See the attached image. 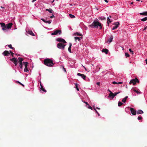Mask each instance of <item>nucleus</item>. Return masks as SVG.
I'll return each instance as SVG.
<instances>
[{
  "label": "nucleus",
  "mask_w": 147,
  "mask_h": 147,
  "mask_svg": "<svg viewBox=\"0 0 147 147\" xmlns=\"http://www.w3.org/2000/svg\"><path fill=\"white\" fill-rule=\"evenodd\" d=\"M44 64L46 66L50 67H53L54 65L53 63V61L49 58H47L44 60Z\"/></svg>",
  "instance_id": "obj_1"
},
{
  "label": "nucleus",
  "mask_w": 147,
  "mask_h": 147,
  "mask_svg": "<svg viewBox=\"0 0 147 147\" xmlns=\"http://www.w3.org/2000/svg\"><path fill=\"white\" fill-rule=\"evenodd\" d=\"M98 26L100 27V29H101L102 28L101 24L98 22V20L94 21L92 24L90 25V26L91 28H93V27H97Z\"/></svg>",
  "instance_id": "obj_2"
},
{
  "label": "nucleus",
  "mask_w": 147,
  "mask_h": 147,
  "mask_svg": "<svg viewBox=\"0 0 147 147\" xmlns=\"http://www.w3.org/2000/svg\"><path fill=\"white\" fill-rule=\"evenodd\" d=\"M64 44L62 42H59L57 45V47L58 48L64 50L66 46V45H64Z\"/></svg>",
  "instance_id": "obj_3"
},
{
  "label": "nucleus",
  "mask_w": 147,
  "mask_h": 147,
  "mask_svg": "<svg viewBox=\"0 0 147 147\" xmlns=\"http://www.w3.org/2000/svg\"><path fill=\"white\" fill-rule=\"evenodd\" d=\"M137 82L139 83V81L138 80L137 78H136L135 79H133L132 80H131L130 81L129 84H132L133 85H134L136 84V83Z\"/></svg>",
  "instance_id": "obj_4"
},
{
  "label": "nucleus",
  "mask_w": 147,
  "mask_h": 147,
  "mask_svg": "<svg viewBox=\"0 0 147 147\" xmlns=\"http://www.w3.org/2000/svg\"><path fill=\"white\" fill-rule=\"evenodd\" d=\"M61 31L60 30H55L53 33H51L52 35H60L61 34Z\"/></svg>",
  "instance_id": "obj_5"
},
{
  "label": "nucleus",
  "mask_w": 147,
  "mask_h": 147,
  "mask_svg": "<svg viewBox=\"0 0 147 147\" xmlns=\"http://www.w3.org/2000/svg\"><path fill=\"white\" fill-rule=\"evenodd\" d=\"M1 25V27L2 28V29L5 32L6 31H7V28H6V25L4 23L1 22L0 23Z\"/></svg>",
  "instance_id": "obj_6"
},
{
  "label": "nucleus",
  "mask_w": 147,
  "mask_h": 147,
  "mask_svg": "<svg viewBox=\"0 0 147 147\" xmlns=\"http://www.w3.org/2000/svg\"><path fill=\"white\" fill-rule=\"evenodd\" d=\"M119 93L120 92H115L114 93H113L112 92H110V93L109 94V97L110 98L111 97H112V98H113L117 94H119Z\"/></svg>",
  "instance_id": "obj_7"
},
{
  "label": "nucleus",
  "mask_w": 147,
  "mask_h": 147,
  "mask_svg": "<svg viewBox=\"0 0 147 147\" xmlns=\"http://www.w3.org/2000/svg\"><path fill=\"white\" fill-rule=\"evenodd\" d=\"M56 40L58 42H61L63 43H67L66 42L64 39L61 38H57L56 39Z\"/></svg>",
  "instance_id": "obj_8"
},
{
  "label": "nucleus",
  "mask_w": 147,
  "mask_h": 147,
  "mask_svg": "<svg viewBox=\"0 0 147 147\" xmlns=\"http://www.w3.org/2000/svg\"><path fill=\"white\" fill-rule=\"evenodd\" d=\"M113 25H115V26L113 27L112 28V30H113L116 29L118 27L119 25V22H115L113 23Z\"/></svg>",
  "instance_id": "obj_9"
},
{
  "label": "nucleus",
  "mask_w": 147,
  "mask_h": 147,
  "mask_svg": "<svg viewBox=\"0 0 147 147\" xmlns=\"http://www.w3.org/2000/svg\"><path fill=\"white\" fill-rule=\"evenodd\" d=\"M23 63H24V65L25 67L24 69V71L25 72H27L28 71V70L27 68V66L28 63L26 62H23Z\"/></svg>",
  "instance_id": "obj_10"
},
{
  "label": "nucleus",
  "mask_w": 147,
  "mask_h": 147,
  "mask_svg": "<svg viewBox=\"0 0 147 147\" xmlns=\"http://www.w3.org/2000/svg\"><path fill=\"white\" fill-rule=\"evenodd\" d=\"M130 109L131 114L134 115H135L137 113L136 111L132 108L130 107Z\"/></svg>",
  "instance_id": "obj_11"
},
{
  "label": "nucleus",
  "mask_w": 147,
  "mask_h": 147,
  "mask_svg": "<svg viewBox=\"0 0 147 147\" xmlns=\"http://www.w3.org/2000/svg\"><path fill=\"white\" fill-rule=\"evenodd\" d=\"M2 54L4 56H8L10 55V53L7 51H5Z\"/></svg>",
  "instance_id": "obj_12"
},
{
  "label": "nucleus",
  "mask_w": 147,
  "mask_h": 147,
  "mask_svg": "<svg viewBox=\"0 0 147 147\" xmlns=\"http://www.w3.org/2000/svg\"><path fill=\"white\" fill-rule=\"evenodd\" d=\"M12 25L13 24L12 23H10L6 24V26L7 30L10 29Z\"/></svg>",
  "instance_id": "obj_13"
},
{
  "label": "nucleus",
  "mask_w": 147,
  "mask_h": 147,
  "mask_svg": "<svg viewBox=\"0 0 147 147\" xmlns=\"http://www.w3.org/2000/svg\"><path fill=\"white\" fill-rule=\"evenodd\" d=\"M77 75L78 76H80L84 80H85L86 76L84 74H82L79 73L77 74Z\"/></svg>",
  "instance_id": "obj_14"
},
{
  "label": "nucleus",
  "mask_w": 147,
  "mask_h": 147,
  "mask_svg": "<svg viewBox=\"0 0 147 147\" xmlns=\"http://www.w3.org/2000/svg\"><path fill=\"white\" fill-rule=\"evenodd\" d=\"M18 60H19V61H18V62L20 64H24L23 63H22V61L24 60L23 59L19 57L18 58Z\"/></svg>",
  "instance_id": "obj_15"
},
{
  "label": "nucleus",
  "mask_w": 147,
  "mask_h": 147,
  "mask_svg": "<svg viewBox=\"0 0 147 147\" xmlns=\"http://www.w3.org/2000/svg\"><path fill=\"white\" fill-rule=\"evenodd\" d=\"M10 60L13 63H14L16 62H18V60H17V58L15 57H13L12 59H10Z\"/></svg>",
  "instance_id": "obj_16"
},
{
  "label": "nucleus",
  "mask_w": 147,
  "mask_h": 147,
  "mask_svg": "<svg viewBox=\"0 0 147 147\" xmlns=\"http://www.w3.org/2000/svg\"><path fill=\"white\" fill-rule=\"evenodd\" d=\"M113 38V36L112 35H111L110 36V38L107 41V42L109 43H110L112 41Z\"/></svg>",
  "instance_id": "obj_17"
},
{
  "label": "nucleus",
  "mask_w": 147,
  "mask_h": 147,
  "mask_svg": "<svg viewBox=\"0 0 147 147\" xmlns=\"http://www.w3.org/2000/svg\"><path fill=\"white\" fill-rule=\"evenodd\" d=\"M40 91L42 90L43 92H47L46 90L43 88V86L42 85H41L40 88Z\"/></svg>",
  "instance_id": "obj_18"
},
{
  "label": "nucleus",
  "mask_w": 147,
  "mask_h": 147,
  "mask_svg": "<svg viewBox=\"0 0 147 147\" xmlns=\"http://www.w3.org/2000/svg\"><path fill=\"white\" fill-rule=\"evenodd\" d=\"M102 51L105 53L106 54H107L109 52V50L106 49H104L102 50Z\"/></svg>",
  "instance_id": "obj_19"
},
{
  "label": "nucleus",
  "mask_w": 147,
  "mask_h": 147,
  "mask_svg": "<svg viewBox=\"0 0 147 147\" xmlns=\"http://www.w3.org/2000/svg\"><path fill=\"white\" fill-rule=\"evenodd\" d=\"M27 33H28V34H30V35H31L32 36H35V34L33 32H32V31H31V30L28 31Z\"/></svg>",
  "instance_id": "obj_20"
},
{
  "label": "nucleus",
  "mask_w": 147,
  "mask_h": 147,
  "mask_svg": "<svg viewBox=\"0 0 147 147\" xmlns=\"http://www.w3.org/2000/svg\"><path fill=\"white\" fill-rule=\"evenodd\" d=\"M143 111L141 110H139L137 112V114H141L143 113Z\"/></svg>",
  "instance_id": "obj_21"
},
{
  "label": "nucleus",
  "mask_w": 147,
  "mask_h": 147,
  "mask_svg": "<svg viewBox=\"0 0 147 147\" xmlns=\"http://www.w3.org/2000/svg\"><path fill=\"white\" fill-rule=\"evenodd\" d=\"M112 83L113 84H123V82H117L115 81H113L112 82Z\"/></svg>",
  "instance_id": "obj_22"
},
{
  "label": "nucleus",
  "mask_w": 147,
  "mask_h": 147,
  "mask_svg": "<svg viewBox=\"0 0 147 147\" xmlns=\"http://www.w3.org/2000/svg\"><path fill=\"white\" fill-rule=\"evenodd\" d=\"M132 90L135 92H136V93H137V94H139L140 93V92H139V91H138V90L135 89L134 88H132Z\"/></svg>",
  "instance_id": "obj_23"
},
{
  "label": "nucleus",
  "mask_w": 147,
  "mask_h": 147,
  "mask_svg": "<svg viewBox=\"0 0 147 147\" xmlns=\"http://www.w3.org/2000/svg\"><path fill=\"white\" fill-rule=\"evenodd\" d=\"M107 22L108 26L109 24V23H110L112 22V21L111 20L109 17L107 18Z\"/></svg>",
  "instance_id": "obj_24"
},
{
  "label": "nucleus",
  "mask_w": 147,
  "mask_h": 147,
  "mask_svg": "<svg viewBox=\"0 0 147 147\" xmlns=\"http://www.w3.org/2000/svg\"><path fill=\"white\" fill-rule=\"evenodd\" d=\"M140 14L141 15H147V11H146L144 12L140 13Z\"/></svg>",
  "instance_id": "obj_25"
},
{
  "label": "nucleus",
  "mask_w": 147,
  "mask_h": 147,
  "mask_svg": "<svg viewBox=\"0 0 147 147\" xmlns=\"http://www.w3.org/2000/svg\"><path fill=\"white\" fill-rule=\"evenodd\" d=\"M128 97L127 96H126L122 100V102H126V100L127 98H128Z\"/></svg>",
  "instance_id": "obj_26"
},
{
  "label": "nucleus",
  "mask_w": 147,
  "mask_h": 147,
  "mask_svg": "<svg viewBox=\"0 0 147 147\" xmlns=\"http://www.w3.org/2000/svg\"><path fill=\"white\" fill-rule=\"evenodd\" d=\"M46 11H49L50 13H53V10L51 9H46Z\"/></svg>",
  "instance_id": "obj_27"
},
{
  "label": "nucleus",
  "mask_w": 147,
  "mask_h": 147,
  "mask_svg": "<svg viewBox=\"0 0 147 147\" xmlns=\"http://www.w3.org/2000/svg\"><path fill=\"white\" fill-rule=\"evenodd\" d=\"M82 38V37L80 38L79 37H74V39L76 41V40H78V41H80V39Z\"/></svg>",
  "instance_id": "obj_28"
},
{
  "label": "nucleus",
  "mask_w": 147,
  "mask_h": 147,
  "mask_svg": "<svg viewBox=\"0 0 147 147\" xmlns=\"http://www.w3.org/2000/svg\"><path fill=\"white\" fill-rule=\"evenodd\" d=\"M141 20L143 22H144L147 20V17H145L143 18Z\"/></svg>",
  "instance_id": "obj_29"
},
{
  "label": "nucleus",
  "mask_w": 147,
  "mask_h": 147,
  "mask_svg": "<svg viewBox=\"0 0 147 147\" xmlns=\"http://www.w3.org/2000/svg\"><path fill=\"white\" fill-rule=\"evenodd\" d=\"M51 20H49L48 21H45V23H48L49 24H50L51 22Z\"/></svg>",
  "instance_id": "obj_30"
},
{
  "label": "nucleus",
  "mask_w": 147,
  "mask_h": 147,
  "mask_svg": "<svg viewBox=\"0 0 147 147\" xmlns=\"http://www.w3.org/2000/svg\"><path fill=\"white\" fill-rule=\"evenodd\" d=\"M74 34V35H77V36H82V34H80L78 32H76V33H75Z\"/></svg>",
  "instance_id": "obj_31"
},
{
  "label": "nucleus",
  "mask_w": 147,
  "mask_h": 147,
  "mask_svg": "<svg viewBox=\"0 0 147 147\" xmlns=\"http://www.w3.org/2000/svg\"><path fill=\"white\" fill-rule=\"evenodd\" d=\"M7 45L8 46V47L9 48H11V49H14V48L13 47H12V45Z\"/></svg>",
  "instance_id": "obj_32"
},
{
  "label": "nucleus",
  "mask_w": 147,
  "mask_h": 147,
  "mask_svg": "<svg viewBox=\"0 0 147 147\" xmlns=\"http://www.w3.org/2000/svg\"><path fill=\"white\" fill-rule=\"evenodd\" d=\"M69 16L71 18H75V16L74 15H72L71 14H69Z\"/></svg>",
  "instance_id": "obj_33"
},
{
  "label": "nucleus",
  "mask_w": 147,
  "mask_h": 147,
  "mask_svg": "<svg viewBox=\"0 0 147 147\" xmlns=\"http://www.w3.org/2000/svg\"><path fill=\"white\" fill-rule=\"evenodd\" d=\"M75 84L76 86V89L78 91H79V89L78 88V84L77 83H75Z\"/></svg>",
  "instance_id": "obj_34"
},
{
  "label": "nucleus",
  "mask_w": 147,
  "mask_h": 147,
  "mask_svg": "<svg viewBox=\"0 0 147 147\" xmlns=\"http://www.w3.org/2000/svg\"><path fill=\"white\" fill-rule=\"evenodd\" d=\"M123 104L121 102L119 101L118 102V105L119 106H121Z\"/></svg>",
  "instance_id": "obj_35"
},
{
  "label": "nucleus",
  "mask_w": 147,
  "mask_h": 147,
  "mask_svg": "<svg viewBox=\"0 0 147 147\" xmlns=\"http://www.w3.org/2000/svg\"><path fill=\"white\" fill-rule=\"evenodd\" d=\"M125 55L126 57H129V55L127 53H125Z\"/></svg>",
  "instance_id": "obj_36"
},
{
  "label": "nucleus",
  "mask_w": 147,
  "mask_h": 147,
  "mask_svg": "<svg viewBox=\"0 0 147 147\" xmlns=\"http://www.w3.org/2000/svg\"><path fill=\"white\" fill-rule=\"evenodd\" d=\"M9 52L11 53V55L12 56V57H13V55L14 54L12 52V51H9Z\"/></svg>",
  "instance_id": "obj_37"
},
{
  "label": "nucleus",
  "mask_w": 147,
  "mask_h": 147,
  "mask_svg": "<svg viewBox=\"0 0 147 147\" xmlns=\"http://www.w3.org/2000/svg\"><path fill=\"white\" fill-rule=\"evenodd\" d=\"M71 47H69V48H68V51L70 53H71Z\"/></svg>",
  "instance_id": "obj_38"
},
{
  "label": "nucleus",
  "mask_w": 147,
  "mask_h": 147,
  "mask_svg": "<svg viewBox=\"0 0 147 147\" xmlns=\"http://www.w3.org/2000/svg\"><path fill=\"white\" fill-rule=\"evenodd\" d=\"M129 51L131 53H132V54H134V53L133 51L131 50V49H129Z\"/></svg>",
  "instance_id": "obj_39"
},
{
  "label": "nucleus",
  "mask_w": 147,
  "mask_h": 147,
  "mask_svg": "<svg viewBox=\"0 0 147 147\" xmlns=\"http://www.w3.org/2000/svg\"><path fill=\"white\" fill-rule=\"evenodd\" d=\"M142 119V117L139 116L138 118V119L139 120H141Z\"/></svg>",
  "instance_id": "obj_40"
},
{
  "label": "nucleus",
  "mask_w": 147,
  "mask_h": 147,
  "mask_svg": "<svg viewBox=\"0 0 147 147\" xmlns=\"http://www.w3.org/2000/svg\"><path fill=\"white\" fill-rule=\"evenodd\" d=\"M23 64H20V65H19V67H20V68H21V69L22 68V66H23Z\"/></svg>",
  "instance_id": "obj_41"
},
{
  "label": "nucleus",
  "mask_w": 147,
  "mask_h": 147,
  "mask_svg": "<svg viewBox=\"0 0 147 147\" xmlns=\"http://www.w3.org/2000/svg\"><path fill=\"white\" fill-rule=\"evenodd\" d=\"M16 82H17V83H19L21 85H22V86H24V85L23 84H22L21 83H20L19 82V81H17Z\"/></svg>",
  "instance_id": "obj_42"
},
{
  "label": "nucleus",
  "mask_w": 147,
  "mask_h": 147,
  "mask_svg": "<svg viewBox=\"0 0 147 147\" xmlns=\"http://www.w3.org/2000/svg\"><path fill=\"white\" fill-rule=\"evenodd\" d=\"M98 19L100 20H103V19L101 17H99L98 18Z\"/></svg>",
  "instance_id": "obj_43"
},
{
  "label": "nucleus",
  "mask_w": 147,
  "mask_h": 147,
  "mask_svg": "<svg viewBox=\"0 0 147 147\" xmlns=\"http://www.w3.org/2000/svg\"><path fill=\"white\" fill-rule=\"evenodd\" d=\"M54 17H55V16H54V15H53L52 16H51L50 17V18H52Z\"/></svg>",
  "instance_id": "obj_44"
},
{
  "label": "nucleus",
  "mask_w": 147,
  "mask_h": 147,
  "mask_svg": "<svg viewBox=\"0 0 147 147\" xmlns=\"http://www.w3.org/2000/svg\"><path fill=\"white\" fill-rule=\"evenodd\" d=\"M88 108L89 109H90L91 110H92V108L89 105V107H88Z\"/></svg>",
  "instance_id": "obj_45"
},
{
  "label": "nucleus",
  "mask_w": 147,
  "mask_h": 147,
  "mask_svg": "<svg viewBox=\"0 0 147 147\" xmlns=\"http://www.w3.org/2000/svg\"><path fill=\"white\" fill-rule=\"evenodd\" d=\"M69 47H71V46H72V44L71 43H70L69 44Z\"/></svg>",
  "instance_id": "obj_46"
},
{
  "label": "nucleus",
  "mask_w": 147,
  "mask_h": 147,
  "mask_svg": "<svg viewBox=\"0 0 147 147\" xmlns=\"http://www.w3.org/2000/svg\"><path fill=\"white\" fill-rule=\"evenodd\" d=\"M41 20H42L44 22H45V20L44 19L41 18Z\"/></svg>",
  "instance_id": "obj_47"
},
{
  "label": "nucleus",
  "mask_w": 147,
  "mask_h": 147,
  "mask_svg": "<svg viewBox=\"0 0 147 147\" xmlns=\"http://www.w3.org/2000/svg\"><path fill=\"white\" fill-rule=\"evenodd\" d=\"M18 62H15V63H14V64H15V66H16L17 65V64H18Z\"/></svg>",
  "instance_id": "obj_48"
},
{
  "label": "nucleus",
  "mask_w": 147,
  "mask_h": 147,
  "mask_svg": "<svg viewBox=\"0 0 147 147\" xmlns=\"http://www.w3.org/2000/svg\"><path fill=\"white\" fill-rule=\"evenodd\" d=\"M96 84H97V85H98V86H99V85H100V82H97V83H96Z\"/></svg>",
  "instance_id": "obj_49"
},
{
  "label": "nucleus",
  "mask_w": 147,
  "mask_h": 147,
  "mask_svg": "<svg viewBox=\"0 0 147 147\" xmlns=\"http://www.w3.org/2000/svg\"><path fill=\"white\" fill-rule=\"evenodd\" d=\"M147 26L145 27V28H144V29L143 30H145L146 29V28H147Z\"/></svg>",
  "instance_id": "obj_50"
},
{
  "label": "nucleus",
  "mask_w": 147,
  "mask_h": 147,
  "mask_svg": "<svg viewBox=\"0 0 147 147\" xmlns=\"http://www.w3.org/2000/svg\"><path fill=\"white\" fill-rule=\"evenodd\" d=\"M84 102L85 103L86 105H89V104H88V103L87 102Z\"/></svg>",
  "instance_id": "obj_51"
},
{
  "label": "nucleus",
  "mask_w": 147,
  "mask_h": 147,
  "mask_svg": "<svg viewBox=\"0 0 147 147\" xmlns=\"http://www.w3.org/2000/svg\"><path fill=\"white\" fill-rule=\"evenodd\" d=\"M102 18L103 19V20H106V18H105L104 17V18Z\"/></svg>",
  "instance_id": "obj_52"
},
{
  "label": "nucleus",
  "mask_w": 147,
  "mask_h": 147,
  "mask_svg": "<svg viewBox=\"0 0 147 147\" xmlns=\"http://www.w3.org/2000/svg\"><path fill=\"white\" fill-rule=\"evenodd\" d=\"M105 1L107 3H108V1L107 0H105Z\"/></svg>",
  "instance_id": "obj_53"
},
{
  "label": "nucleus",
  "mask_w": 147,
  "mask_h": 147,
  "mask_svg": "<svg viewBox=\"0 0 147 147\" xmlns=\"http://www.w3.org/2000/svg\"><path fill=\"white\" fill-rule=\"evenodd\" d=\"M145 61H146V64L147 65V59H146Z\"/></svg>",
  "instance_id": "obj_54"
},
{
  "label": "nucleus",
  "mask_w": 147,
  "mask_h": 147,
  "mask_svg": "<svg viewBox=\"0 0 147 147\" xmlns=\"http://www.w3.org/2000/svg\"><path fill=\"white\" fill-rule=\"evenodd\" d=\"M36 1V0H33L32 1V2L33 3V2H34L35 1Z\"/></svg>",
  "instance_id": "obj_55"
},
{
  "label": "nucleus",
  "mask_w": 147,
  "mask_h": 147,
  "mask_svg": "<svg viewBox=\"0 0 147 147\" xmlns=\"http://www.w3.org/2000/svg\"><path fill=\"white\" fill-rule=\"evenodd\" d=\"M39 83H40V86H41V85H42V83L40 81Z\"/></svg>",
  "instance_id": "obj_56"
},
{
  "label": "nucleus",
  "mask_w": 147,
  "mask_h": 147,
  "mask_svg": "<svg viewBox=\"0 0 147 147\" xmlns=\"http://www.w3.org/2000/svg\"><path fill=\"white\" fill-rule=\"evenodd\" d=\"M96 109H99H99H100V108H98V107H96Z\"/></svg>",
  "instance_id": "obj_57"
},
{
  "label": "nucleus",
  "mask_w": 147,
  "mask_h": 147,
  "mask_svg": "<svg viewBox=\"0 0 147 147\" xmlns=\"http://www.w3.org/2000/svg\"><path fill=\"white\" fill-rule=\"evenodd\" d=\"M16 55H17V56H20V55H19V54H18V55H17V54H16Z\"/></svg>",
  "instance_id": "obj_58"
},
{
  "label": "nucleus",
  "mask_w": 147,
  "mask_h": 147,
  "mask_svg": "<svg viewBox=\"0 0 147 147\" xmlns=\"http://www.w3.org/2000/svg\"><path fill=\"white\" fill-rule=\"evenodd\" d=\"M63 68L65 71V72L66 71V70H65V69L63 67Z\"/></svg>",
  "instance_id": "obj_59"
},
{
  "label": "nucleus",
  "mask_w": 147,
  "mask_h": 147,
  "mask_svg": "<svg viewBox=\"0 0 147 147\" xmlns=\"http://www.w3.org/2000/svg\"><path fill=\"white\" fill-rule=\"evenodd\" d=\"M1 8H2L3 9H4V7H2V6L1 7Z\"/></svg>",
  "instance_id": "obj_60"
},
{
  "label": "nucleus",
  "mask_w": 147,
  "mask_h": 147,
  "mask_svg": "<svg viewBox=\"0 0 147 147\" xmlns=\"http://www.w3.org/2000/svg\"><path fill=\"white\" fill-rule=\"evenodd\" d=\"M95 111L97 114H98V113L96 110Z\"/></svg>",
  "instance_id": "obj_61"
},
{
  "label": "nucleus",
  "mask_w": 147,
  "mask_h": 147,
  "mask_svg": "<svg viewBox=\"0 0 147 147\" xmlns=\"http://www.w3.org/2000/svg\"><path fill=\"white\" fill-rule=\"evenodd\" d=\"M94 109L96 111V109L94 107Z\"/></svg>",
  "instance_id": "obj_62"
},
{
  "label": "nucleus",
  "mask_w": 147,
  "mask_h": 147,
  "mask_svg": "<svg viewBox=\"0 0 147 147\" xmlns=\"http://www.w3.org/2000/svg\"><path fill=\"white\" fill-rule=\"evenodd\" d=\"M54 0H53V1H52V2H52V3H53L54 2Z\"/></svg>",
  "instance_id": "obj_63"
},
{
  "label": "nucleus",
  "mask_w": 147,
  "mask_h": 147,
  "mask_svg": "<svg viewBox=\"0 0 147 147\" xmlns=\"http://www.w3.org/2000/svg\"><path fill=\"white\" fill-rule=\"evenodd\" d=\"M108 91L110 92H111L109 89L108 90Z\"/></svg>",
  "instance_id": "obj_64"
}]
</instances>
